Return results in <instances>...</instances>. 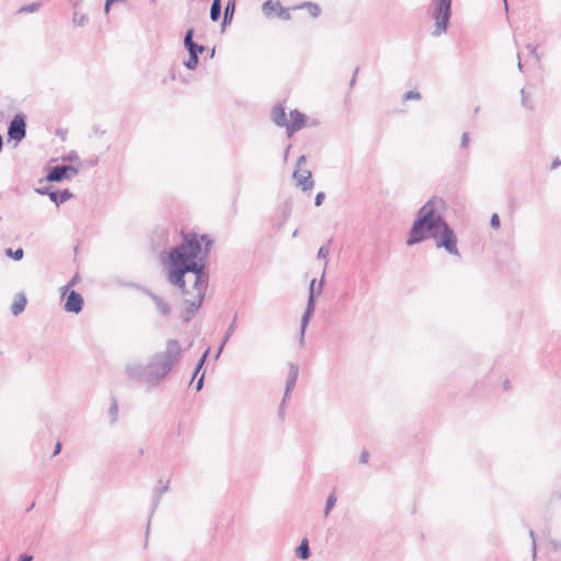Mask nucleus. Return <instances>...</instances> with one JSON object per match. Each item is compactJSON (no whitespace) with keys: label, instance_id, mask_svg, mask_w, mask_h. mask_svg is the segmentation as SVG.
<instances>
[{"label":"nucleus","instance_id":"f257e3e1","mask_svg":"<svg viewBox=\"0 0 561 561\" xmlns=\"http://www.w3.org/2000/svg\"><path fill=\"white\" fill-rule=\"evenodd\" d=\"M182 237L183 241L172 247L168 253V280L185 296L188 294L185 275L192 273L195 277L193 285L196 291L195 299L184 300L186 307L182 313V320L187 323L201 308L206 295L207 260L214 241L209 234L198 236L194 231L182 232Z\"/></svg>","mask_w":561,"mask_h":561},{"label":"nucleus","instance_id":"f03ea898","mask_svg":"<svg viewBox=\"0 0 561 561\" xmlns=\"http://www.w3.org/2000/svg\"><path fill=\"white\" fill-rule=\"evenodd\" d=\"M435 204V197H432L417 210L407 244L414 245L433 238L437 248H443L450 255L460 256L456 233L443 215L437 213Z\"/></svg>","mask_w":561,"mask_h":561},{"label":"nucleus","instance_id":"7ed1b4c3","mask_svg":"<svg viewBox=\"0 0 561 561\" xmlns=\"http://www.w3.org/2000/svg\"><path fill=\"white\" fill-rule=\"evenodd\" d=\"M183 348L176 339L167 341L165 350L151 355L147 364L131 363L126 366L129 379L152 389L171 373L180 362Z\"/></svg>","mask_w":561,"mask_h":561},{"label":"nucleus","instance_id":"20e7f679","mask_svg":"<svg viewBox=\"0 0 561 561\" xmlns=\"http://www.w3.org/2000/svg\"><path fill=\"white\" fill-rule=\"evenodd\" d=\"M451 1L453 0H433L432 16L435 20L434 36H439L447 32L451 18Z\"/></svg>","mask_w":561,"mask_h":561},{"label":"nucleus","instance_id":"39448f33","mask_svg":"<svg viewBox=\"0 0 561 561\" xmlns=\"http://www.w3.org/2000/svg\"><path fill=\"white\" fill-rule=\"evenodd\" d=\"M314 285H316V279H312L311 283H310V286H309V295H308L307 307H306V310H305V312H304V314L301 317V322H300V335H301L300 341H304V335H305V331H306V328L308 325L309 319L312 316V313L314 312L316 296H320L321 293H322L323 277L319 282L317 290L314 288Z\"/></svg>","mask_w":561,"mask_h":561},{"label":"nucleus","instance_id":"423d86ee","mask_svg":"<svg viewBox=\"0 0 561 561\" xmlns=\"http://www.w3.org/2000/svg\"><path fill=\"white\" fill-rule=\"evenodd\" d=\"M79 169L72 164H57L48 168L45 180L53 183H59L64 180H70L78 174Z\"/></svg>","mask_w":561,"mask_h":561},{"label":"nucleus","instance_id":"0eeeda50","mask_svg":"<svg viewBox=\"0 0 561 561\" xmlns=\"http://www.w3.org/2000/svg\"><path fill=\"white\" fill-rule=\"evenodd\" d=\"M26 136V116L23 113H18L13 116L8 126L9 140H14L15 144L22 141Z\"/></svg>","mask_w":561,"mask_h":561},{"label":"nucleus","instance_id":"6e6552de","mask_svg":"<svg viewBox=\"0 0 561 561\" xmlns=\"http://www.w3.org/2000/svg\"><path fill=\"white\" fill-rule=\"evenodd\" d=\"M298 376H299V366L297 364L289 363V373H288L287 381L285 385L284 398H283V401H282L279 410H278V414L282 417L284 415V405H285L286 399L290 396V392L295 388Z\"/></svg>","mask_w":561,"mask_h":561},{"label":"nucleus","instance_id":"1a4fd4ad","mask_svg":"<svg viewBox=\"0 0 561 561\" xmlns=\"http://www.w3.org/2000/svg\"><path fill=\"white\" fill-rule=\"evenodd\" d=\"M35 192L39 195H47L49 199L55 203L56 206L69 201L73 194L68 190L54 191L50 186L38 187Z\"/></svg>","mask_w":561,"mask_h":561},{"label":"nucleus","instance_id":"9d476101","mask_svg":"<svg viewBox=\"0 0 561 561\" xmlns=\"http://www.w3.org/2000/svg\"><path fill=\"white\" fill-rule=\"evenodd\" d=\"M184 48L188 55H196L197 57L206 50V47L194 41V28L190 27L183 38Z\"/></svg>","mask_w":561,"mask_h":561},{"label":"nucleus","instance_id":"9b49d317","mask_svg":"<svg viewBox=\"0 0 561 561\" xmlns=\"http://www.w3.org/2000/svg\"><path fill=\"white\" fill-rule=\"evenodd\" d=\"M83 297L76 290H70L66 297L64 309L67 312L79 313L83 308Z\"/></svg>","mask_w":561,"mask_h":561},{"label":"nucleus","instance_id":"f8f14e48","mask_svg":"<svg viewBox=\"0 0 561 561\" xmlns=\"http://www.w3.org/2000/svg\"><path fill=\"white\" fill-rule=\"evenodd\" d=\"M289 115H290L291 122H289L286 133H287L288 137H291L294 135V133H296L305 127L306 122H307V116L297 108L290 111Z\"/></svg>","mask_w":561,"mask_h":561},{"label":"nucleus","instance_id":"ddd939ff","mask_svg":"<svg viewBox=\"0 0 561 561\" xmlns=\"http://www.w3.org/2000/svg\"><path fill=\"white\" fill-rule=\"evenodd\" d=\"M168 490H169V482H167L165 484H162V481L160 480L159 484L153 490L152 504H151V508H150V513H149V519H151L152 515L154 514V512L160 503V499H161L162 494L165 493ZM149 528H150V520H148V524H147L146 537H148Z\"/></svg>","mask_w":561,"mask_h":561},{"label":"nucleus","instance_id":"4468645a","mask_svg":"<svg viewBox=\"0 0 561 561\" xmlns=\"http://www.w3.org/2000/svg\"><path fill=\"white\" fill-rule=\"evenodd\" d=\"M293 178L296 180L297 184L301 187L302 191L312 190L314 182L312 180L311 172L309 170H295L293 173Z\"/></svg>","mask_w":561,"mask_h":561},{"label":"nucleus","instance_id":"2eb2a0df","mask_svg":"<svg viewBox=\"0 0 561 561\" xmlns=\"http://www.w3.org/2000/svg\"><path fill=\"white\" fill-rule=\"evenodd\" d=\"M144 293L153 301L158 312L162 317H168L171 312V307L168 301L162 299L160 296L151 291L150 289H144Z\"/></svg>","mask_w":561,"mask_h":561},{"label":"nucleus","instance_id":"dca6fc26","mask_svg":"<svg viewBox=\"0 0 561 561\" xmlns=\"http://www.w3.org/2000/svg\"><path fill=\"white\" fill-rule=\"evenodd\" d=\"M272 121L276 126L285 127L287 129L289 121L287 119L285 106L283 104H277L273 107Z\"/></svg>","mask_w":561,"mask_h":561},{"label":"nucleus","instance_id":"f3484780","mask_svg":"<svg viewBox=\"0 0 561 561\" xmlns=\"http://www.w3.org/2000/svg\"><path fill=\"white\" fill-rule=\"evenodd\" d=\"M236 9V2L234 0H228L224 10V18L221 22V27L225 28L227 25H229L232 21L233 13Z\"/></svg>","mask_w":561,"mask_h":561},{"label":"nucleus","instance_id":"a211bd4d","mask_svg":"<svg viewBox=\"0 0 561 561\" xmlns=\"http://www.w3.org/2000/svg\"><path fill=\"white\" fill-rule=\"evenodd\" d=\"M27 300L23 294H18L13 304L11 305V312L13 316L22 313L26 307Z\"/></svg>","mask_w":561,"mask_h":561},{"label":"nucleus","instance_id":"6ab92c4d","mask_svg":"<svg viewBox=\"0 0 561 561\" xmlns=\"http://www.w3.org/2000/svg\"><path fill=\"white\" fill-rule=\"evenodd\" d=\"M295 9H306L311 18L316 19L321 13V8L319 4L310 1L302 2L295 7Z\"/></svg>","mask_w":561,"mask_h":561},{"label":"nucleus","instance_id":"aec40b11","mask_svg":"<svg viewBox=\"0 0 561 561\" xmlns=\"http://www.w3.org/2000/svg\"><path fill=\"white\" fill-rule=\"evenodd\" d=\"M296 556L301 560H307L311 556L309 542L306 538L296 548Z\"/></svg>","mask_w":561,"mask_h":561},{"label":"nucleus","instance_id":"412c9836","mask_svg":"<svg viewBox=\"0 0 561 561\" xmlns=\"http://www.w3.org/2000/svg\"><path fill=\"white\" fill-rule=\"evenodd\" d=\"M279 7H280V2L278 0L277 1L266 0L262 4V11H263L265 16L270 18V16H272L273 12L277 13V10H278Z\"/></svg>","mask_w":561,"mask_h":561},{"label":"nucleus","instance_id":"4be33fe9","mask_svg":"<svg viewBox=\"0 0 561 561\" xmlns=\"http://www.w3.org/2000/svg\"><path fill=\"white\" fill-rule=\"evenodd\" d=\"M236 321H237V314H234L232 322L229 324L228 329L225 332L224 339H222L221 344H220V346L218 348L216 357H218L220 355L225 344L230 339V336L233 334V332L236 330Z\"/></svg>","mask_w":561,"mask_h":561},{"label":"nucleus","instance_id":"5701e85b","mask_svg":"<svg viewBox=\"0 0 561 561\" xmlns=\"http://www.w3.org/2000/svg\"><path fill=\"white\" fill-rule=\"evenodd\" d=\"M221 0H213L209 12L210 20L217 22L221 16Z\"/></svg>","mask_w":561,"mask_h":561},{"label":"nucleus","instance_id":"b1692460","mask_svg":"<svg viewBox=\"0 0 561 561\" xmlns=\"http://www.w3.org/2000/svg\"><path fill=\"white\" fill-rule=\"evenodd\" d=\"M4 253L8 257H11L14 261H20L24 256V250L22 248H18L15 250L8 248Z\"/></svg>","mask_w":561,"mask_h":561},{"label":"nucleus","instance_id":"393cba45","mask_svg":"<svg viewBox=\"0 0 561 561\" xmlns=\"http://www.w3.org/2000/svg\"><path fill=\"white\" fill-rule=\"evenodd\" d=\"M209 351L210 348L208 347L204 353L203 355L201 356V358L198 359L197 364H196V367L194 369V374H193V377L192 379H194L198 374L199 371L203 369L204 365H205V362L207 359V356L209 354Z\"/></svg>","mask_w":561,"mask_h":561},{"label":"nucleus","instance_id":"a878e982","mask_svg":"<svg viewBox=\"0 0 561 561\" xmlns=\"http://www.w3.org/2000/svg\"><path fill=\"white\" fill-rule=\"evenodd\" d=\"M199 58L196 55H188V59L183 62V65L188 70H195L198 66Z\"/></svg>","mask_w":561,"mask_h":561},{"label":"nucleus","instance_id":"bb28decb","mask_svg":"<svg viewBox=\"0 0 561 561\" xmlns=\"http://www.w3.org/2000/svg\"><path fill=\"white\" fill-rule=\"evenodd\" d=\"M108 413L111 415V423H115L117 420V413H118V403L116 399H113L111 402V405L108 408Z\"/></svg>","mask_w":561,"mask_h":561},{"label":"nucleus","instance_id":"cd10ccee","mask_svg":"<svg viewBox=\"0 0 561 561\" xmlns=\"http://www.w3.org/2000/svg\"><path fill=\"white\" fill-rule=\"evenodd\" d=\"M336 503V496L334 493H331L328 499H327V503H325V506H324V515L328 516L330 514V512L332 511V508L334 507Z\"/></svg>","mask_w":561,"mask_h":561},{"label":"nucleus","instance_id":"c85d7f7f","mask_svg":"<svg viewBox=\"0 0 561 561\" xmlns=\"http://www.w3.org/2000/svg\"><path fill=\"white\" fill-rule=\"evenodd\" d=\"M330 244H331V240H329L327 243L322 244L319 250H318V253H317V257L318 259H324L327 260L329 253H330Z\"/></svg>","mask_w":561,"mask_h":561},{"label":"nucleus","instance_id":"c756f323","mask_svg":"<svg viewBox=\"0 0 561 561\" xmlns=\"http://www.w3.org/2000/svg\"><path fill=\"white\" fill-rule=\"evenodd\" d=\"M39 3L38 2H33V3H30V4H26V5H23L21 7L18 12L19 13H32V12H35L38 10L39 8Z\"/></svg>","mask_w":561,"mask_h":561},{"label":"nucleus","instance_id":"7c9ffc66","mask_svg":"<svg viewBox=\"0 0 561 561\" xmlns=\"http://www.w3.org/2000/svg\"><path fill=\"white\" fill-rule=\"evenodd\" d=\"M277 16L285 21H288L291 19L289 10L286 8H283L282 5L277 10Z\"/></svg>","mask_w":561,"mask_h":561},{"label":"nucleus","instance_id":"2f4dec72","mask_svg":"<svg viewBox=\"0 0 561 561\" xmlns=\"http://www.w3.org/2000/svg\"><path fill=\"white\" fill-rule=\"evenodd\" d=\"M421 99V93L419 91H415V90H410L408 92H405L403 94V100L404 101H408V100H420Z\"/></svg>","mask_w":561,"mask_h":561},{"label":"nucleus","instance_id":"473e14b6","mask_svg":"<svg viewBox=\"0 0 561 561\" xmlns=\"http://www.w3.org/2000/svg\"><path fill=\"white\" fill-rule=\"evenodd\" d=\"M88 21L87 15H79L78 13L73 14V23L78 26H83Z\"/></svg>","mask_w":561,"mask_h":561},{"label":"nucleus","instance_id":"72a5a7b5","mask_svg":"<svg viewBox=\"0 0 561 561\" xmlns=\"http://www.w3.org/2000/svg\"><path fill=\"white\" fill-rule=\"evenodd\" d=\"M490 225L493 229H499L501 226V220L497 214H493L490 219Z\"/></svg>","mask_w":561,"mask_h":561},{"label":"nucleus","instance_id":"f704fd0d","mask_svg":"<svg viewBox=\"0 0 561 561\" xmlns=\"http://www.w3.org/2000/svg\"><path fill=\"white\" fill-rule=\"evenodd\" d=\"M325 198V194L323 192H319L314 197V205L317 207L321 206Z\"/></svg>","mask_w":561,"mask_h":561},{"label":"nucleus","instance_id":"c9c22d12","mask_svg":"<svg viewBox=\"0 0 561 561\" xmlns=\"http://www.w3.org/2000/svg\"><path fill=\"white\" fill-rule=\"evenodd\" d=\"M527 48L529 49L530 54L536 58V60L539 61L540 60V56L537 53V47L531 45V44H528Z\"/></svg>","mask_w":561,"mask_h":561},{"label":"nucleus","instance_id":"e433bc0d","mask_svg":"<svg viewBox=\"0 0 561 561\" xmlns=\"http://www.w3.org/2000/svg\"><path fill=\"white\" fill-rule=\"evenodd\" d=\"M78 279H79V275H78V274H76V275L71 278V280H70V282H69V283H68V284L62 288V289H64V294H65V293H66L70 287H72V286L78 282Z\"/></svg>","mask_w":561,"mask_h":561},{"label":"nucleus","instance_id":"4c0bfd02","mask_svg":"<svg viewBox=\"0 0 561 561\" xmlns=\"http://www.w3.org/2000/svg\"><path fill=\"white\" fill-rule=\"evenodd\" d=\"M204 380H205V373H203V374L201 375V377L198 378V380H197V382H196V386H195L196 391H201V390L203 389V387H204Z\"/></svg>","mask_w":561,"mask_h":561},{"label":"nucleus","instance_id":"58836bf2","mask_svg":"<svg viewBox=\"0 0 561 561\" xmlns=\"http://www.w3.org/2000/svg\"><path fill=\"white\" fill-rule=\"evenodd\" d=\"M368 458H369V453L364 449L362 453H360V456H359V462L360 463H367L368 462Z\"/></svg>","mask_w":561,"mask_h":561},{"label":"nucleus","instance_id":"ea45409f","mask_svg":"<svg viewBox=\"0 0 561 561\" xmlns=\"http://www.w3.org/2000/svg\"><path fill=\"white\" fill-rule=\"evenodd\" d=\"M78 159H79V157L76 151L69 152L68 156L66 158H64V160H68V161H76Z\"/></svg>","mask_w":561,"mask_h":561},{"label":"nucleus","instance_id":"a19ab883","mask_svg":"<svg viewBox=\"0 0 561 561\" xmlns=\"http://www.w3.org/2000/svg\"><path fill=\"white\" fill-rule=\"evenodd\" d=\"M469 144V134L463 133L461 136V147H467Z\"/></svg>","mask_w":561,"mask_h":561},{"label":"nucleus","instance_id":"79ce46f5","mask_svg":"<svg viewBox=\"0 0 561 561\" xmlns=\"http://www.w3.org/2000/svg\"><path fill=\"white\" fill-rule=\"evenodd\" d=\"M358 70H359V68L356 67L355 70H354L353 77H352V79L350 81V88H353L355 85V83H356V76L358 73Z\"/></svg>","mask_w":561,"mask_h":561},{"label":"nucleus","instance_id":"37998d69","mask_svg":"<svg viewBox=\"0 0 561 561\" xmlns=\"http://www.w3.org/2000/svg\"><path fill=\"white\" fill-rule=\"evenodd\" d=\"M520 94H522V104L526 107H529L530 108V105H528L527 103V96H526V93H525V90L522 89L520 90Z\"/></svg>","mask_w":561,"mask_h":561},{"label":"nucleus","instance_id":"c03bdc74","mask_svg":"<svg viewBox=\"0 0 561 561\" xmlns=\"http://www.w3.org/2000/svg\"><path fill=\"white\" fill-rule=\"evenodd\" d=\"M529 536L531 537L533 539V552H534V557H536V539H535V531L534 530H529Z\"/></svg>","mask_w":561,"mask_h":561},{"label":"nucleus","instance_id":"a18cd8bd","mask_svg":"<svg viewBox=\"0 0 561 561\" xmlns=\"http://www.w3.org/2000/svg\"><path fill=\"white\" fill-rule=\"evenodd\" d=\"M32 560H33V556L27 554V553H22L19 557V561H32Z\"/></svg>","mask_w":561,"mask_h":561},{"label":"nucleus","instance_id":"49530a36","mask_svg":"<svg viewBox=\"0 0 561 561\" xmlns=\"http://www.w3.org/2000/svg\"><path fill=\"white\" fill-rule=\"evenodd\" d=\"M60 450H61V443L57 442L55 445V448H54L53 456H57L60 453Z\"/></svg>","mask_w":561,"mask_h":561},{"label":"nucleus","instance_id":"de8ad7c7","mask_svg":"<svg viewBox=\"0 0 561 561\" xmlns=\"http://www.w3.org/2000/svg\"><path fill=\"white\" fill-rule=\"evenodd\" d=\"M306 156L305 154H301L298 159H297V167H300L301 164L306 163Z\"/></svg>","mask_w":561,"mask_h":561},{"label":"nucleus","instance_id":"09e8293b","mask_svg":"<svg viewBox=\"0 0 561 561\" xmlns=\"http://www.w3.org/2000/svg\"><path fill=\"white\" fill-rule=\"evenodd\" d=\"M290 148H291V146H290V145H288V146L285 148V150H284V156H283V158H284V161H285V162H286V161H287V159H288V154H289V150H290Z\"/></svg>","mask_w":561,"mask_h":561},{"label":"nucleus","instance_id":"8fccbe9b","mask_svg":"<svg viewBox=\"0 0 561 561\" xmlns=\"http://www.w3.org/2000/svg\"><path fill=\"white\" fill-rule=\"evenodd\" d=\"M560 164H561V160L556 159V160H553V162H552V164H551V169H556V168H558Z\"/></svg>","mask_w":561,"mask_h":561},{"label":"nucleus","instance_id":"3c124183","mask_svg":"<svg viewBox=\"0 0 561 561\" xmlns=\"http://www.w3.org/2000/svg\"><path fill=\"white\" fill-rule=\"evenodd\" d=\"M517 58H518V64H517L518 69H519V71H523V64H522V61H520L519 53H517Z\"/></svg>","mask_w":561,"mask_h":561},{"label":"nucleus","instance_id":"603ef678","mask_svg":"<svg viewBox=\"0 0 561 561\" xmlns=\"http://www.w3.org/2000/svg\"><path fill=\"white\" fill-rule=\"evenodd\" d=\"M503 386H504V389H505V390H510V389H511V382H510V380H508V379H506V380L504 381V385H503Z\"/></svg>","mask_w":561,"mask_h":561},{"label":"nucleus","instance_id":"864d4df0","mask_svg":"<svg viewBox=\"0 0 561 561\" xmlns=\"http://www.w3.org/2000/svg\"><path fill=\"white\" fill-rule=\"evenodd\" d=\"M214 56H215V47H213V48L210 49V51L208 53V57H209V58H213Z\"/></svg>","mask_w":561,"mask_h":561},{"label":"nucleus","instance_id":"5fc2aeb1","mask_svg":"<svg viewBox=\"0 0 561 561\" xmlns=\"http://www.w3.org/2000/svg\"><path fill=\"white\" fill-rule=\"evenodd\" d=\"M98 161H99V159H98V158H95V159H93V160H90L89 164H90V165H95V164L98 163Z\"/></svg>","mask_w":561,"mask_h":561},{"label":"nucleus","instance_id":"6e6d98bb","mask_svg":"<svg viewBox=\"0 0 561 561\" xmlns=\"http://www.w3.org/2000/svg\"><path fill=\"white\" fill-rule=\"evenodd\" d=\"M33 507H34V503H32L31 505H28L27 512H28V511H31Z\"/></svg>","mask_w":561,"mask_h":561},{"label":"nucleus","instance_id":"4d7b16f0","mask_svg":"<svg viewBox=\"0 0 561 561\" xmlns=\"http://www.w3.org/2000/svg\"><path fill=\"white\" fill-rule=\"evenodd\" d=\"M297 233H298V230H295V231H294V233H293V236H294V237H296V236H297Z\"/></svg>","mask_w":561,"mask_h":561}]
</instances>
